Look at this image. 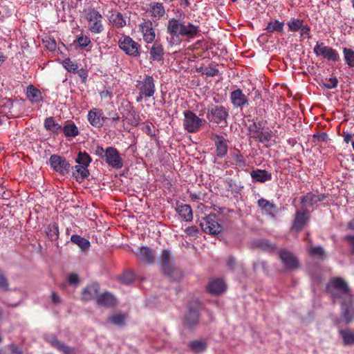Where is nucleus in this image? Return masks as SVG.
Returning <instances> with one entry per match:
<instances>
[{"label":"nucleus","instance_id":"nucleus-1","mask_svg":"<svg viewBox=\"0 0 354 354\" xmlns=\"http://www.w3.org/2000/svg\"><path fill=\"white\" fill-rule=\"evenodd\" d=\"M167 42L169 46H179L183 41L198 37L201 29L198 25L181 19L171 18L166 25Z\"/></svg>","mask_w":354,"mask_h":354},{"label":"nucleus","instance_id":"nucleus-2","mask_svg":"<svg viewBox=\"0 0 354 354\" xmlns=\"http://www.w3.org/2000/svg\"><path fill=\"white\" fill-rule=\"evenodd\" d=\"M326 291L333 302L350 301L352 294L346 281L340 277L331 279L326 286Z\"/></svg>","mask_w":354,"mask_h":354},{"label":"nucleus","instance_id":"nucleus-3","mask_svg":"<svg viewBox=\"0 0 354 354\" xmlns=\"http://www.w3.org/2000/svg\"><path fill=\"white\" fill-rule=\"evenodd\" d=\"M248 135L250 138L261 143L266 144L273 138V132L266 127L261 121H254L248 126Z\"/></svg>","mask_w":354,"mask_h":354},{"label":"nucleus","instance_id":"nucleus-4","mask_svg":"<svg viewBox=\"0 0 354 354\" xmlns=\"http://www.w3.org/2000/svg\"><path fill=\"white\" fill-rule=\"evenodd\" d=\"M119 48L127 55L138 57L141 54V45L130 36L122 34L118 41Z\"/></svg>","mask_w":354,"mask_h":354},{"label":"nucleus","instance_id":"nucleus-5","mask_svg":"<svg viewBox=\"0 0 354 354\" xmlns=\"http://www.w3.org/2000/svg\"><path fill=\"white\" fill-rule=\"evenodd\" d=\"M228 116V109L223 105L212 106L208 109L207 113V120L220 127H224L227 124Z\"/></svg>","mask_w":354,"mask_h":354},{"label":"nucleus","instance_id":"nucleus-6","mask_svg":"<svg viewBox=\"0 0 354 354\" xmlns=\"http://www.w3.org/2000/svg\"><path fill=\"white\" fill-rule=\"evenodd\" d=\"M85 19L88 21V30L93 34H100L104 30L102 15L95 8L85 10Z\"/></svg>","mask_w":354,"mask_h":354},{"label":"nucleus","instance_id":"nucleus-7","mask_svg":"<svg viewBox=\"0 0 354 354\" xmlns=\"http://www.w3.org/2000/svg\"><path fill=\"white\" fill-rule=\"evenodd\" d=\"M183 127L188 133H194L200 131L204 125L205 120L199 118L192 111L183 112Z\"/></svg>","mask_w":354,"mask_h":354},{"label":"nucleus","instance_id":"nucleus-8","mask_svg":"<svg viewBox=\"0 0 354 354\" xmlns=\"http://www.w3.org/2000/svg\"><path fill=\"white\" fill-rule=\"evenodd\" d=\"M48 162L53 170L60 176H64L70 172L71 164L64 157L56 154L51 155Z\"/></svg>","mask_w":354,"mask_h":354},{"label":"nucleus","instance_id":"nucleus-9","mask_svg":"<svg viewBox=\"0 0 354 354\" xmlns=\"http://www.w3.org/2000/svg\"><path fill=\"white\" fill-rule=\"evenodd\" d=\"M313 52L317 56H322L328 61L336 62L339 59V55L335 49L326 46L323 42L317 41Z\"/></svg>","mask_w":354,"mask_h":354},{"label":"nucleus","instance_id":"nucleus-10","mask_svg":"<svg viewBox=\"0 0 354 354\" xmlns=\"http://www.w3.org/2000/svg\"><path fill=\"white\" fill-rule=\"evenodd\" d=\"M111 167L120 169L124 166V161L118 149L113 147L106 148V154L103 159Z\"/></svg>","mask_w":354,"mask_h":354},{"label":"nucleus","instance_id":"nucleus-11","mask_svg":"<svg viewBox=\"0 0 354 354\" xmlns=\"http://www.w3.org/2000/svg\"><path fill=\"white\" fill-rule=\"evenodd\" d=\"M136 88L142 95H145V98L152 97L156 91L153 77L145 75L142 80L137 81Z\"/></svg>","mask_w":354,"mask_h":354},{"label":"nucleus","instance_id":"nucleus-12","mask_svg":"<svg viewBox=\"0 0 354 354\" xmlns=\"http://www.w3.org/2000/svg\"><path fill=\"white\" fill-rule=\"evenodd\" d=\"M200 225L205 232L212 234H218L222 230V227L218 223L215 214H209L203 218Z\"/></svg>","mask_w":354,"mask_h":354},{"label":"nucleus","instance_id":"nucleus-13","mask_svg":"<svg viewBox=\"0 0 354 354\" xmlns=\"http://www.w3.org/2000/svg\"><path fill=\"white\" fill-rule=\"evenodd\" d=\"M139 30L142 35L145 42L151 44L154 41L156 32L151 20L143 19L139 25Z\"/></svg>","mask_w":354,"mask_h":354},{"label":"nucleus","instance_id":"nucleus-14","mask_svg":"<svg viewBox=\"0 0 354 354\" xmlns=\"http://www.w3.org/2000/svg\"><path fill=\"white\" fill-rule=\"evenodd\" d=\"M216 147V155L218 158L225 157L228 151V140L223 136L214 135L212 138Z\"/></svg>","mask_w":354,"mask_h":354},{"label":"nucleus","instance_id":"nucleus-15","mask_svg":"<svg viewBox=\"0 0 354 354\" xmlns=\"http://www.w3.org/2000/svg\"><path fill=\"white\" fill-rule=\"evenodd\" d=\"M104 113L102 109L97 108L91 109L87 115L88 122L95 127L100 128L104 122Z\"/></svg>","mask_w":354,"mask_h":354},{"label":"nucleus","instance_id":"nucleus-16","mask_svg":"<svg viewBox=\"0 0 354 354\" xmlns=\"http://www.w3.org/2000/svg\"><path fill=\"white\" fill-rule=\"evenodd\" d=\"M230 98L232 105L235 108H243L248 105V98L240 88H237L231 92Z\"/></svg>","mask_w":354,"mask_h":354},{"label":"nucleus","instance_id":"nucleus-17","mask_svg":"<svg viewBox=\"0 0 354 354\" xmlns=\"http://www.w3.org/2000/svg\"><path fill=\"white\" fill-rule=\"evenodd\" d=\"M149 59L151 62H162L164 59L165 50L160 41L156 40L149 49Z\"/></svg>","mask_w":354,"mask_h":354},{"label":"nucleus","instance_id":"nucleus-18","mask_svg":"<svg viewBox=\"0 0 354 354\" xmlns=\"http://www.w3.org/2000/svg\"><path fill=\"white\" fill-rule=\"evenodd\" d=\"M279 257L285 267L288 270L296 269L299 266V262L297 257L290 252L281 250L279 252Z\"/></svg>","mask_w":354,"mask_h":354},{"label":"nucleus","instance_id":"nucleus-19","mask_svg":"<svg viewBox=\"0 0 354 354\" xmlns=\"http://www.w3.org/2000/svg\"><path fill=\"white\" fill-rule=\"evenodd\" d=\"M160 263L163 272L168 276H170L172 272H180L178 270L173 268L171 263V253L167 250H164L162 251L160 258Z\"/></svg>","mask_w":354,"mask_h":354},{"label":"nucleus","instance_id":"nucleus-20","mask_svg":"<svg viewBox=\"0 0 354 354\" xmlns=\"http://www.w3.org/2000/svg\"><path fill=\"white\" fill-rule=\"evenodd\" d=\"M341 304V315L342 319L346 324L350 323L354 319V306L352 299L350 301H342Z\"/></svg>","mask_w":354,"mask_h":354},{"label":"nucleus","instance_id":"nucleus-21","mask_svg":"<svg viewBox=\"0 0 354 354\" xmlns=\"http://www.w3.org/2000/svg\"><path fill=\"white\" fill-rule=\"evenodd\" d=\"M308 219V213L306 209H301L296 212L292 230L296 232L301 230Z\"/></svg>","mask_w":354,"mask_h":354},{"label":"nucleus","instance_id":"nucleus-22","mask_svg":"<svg viewBox=\"0 0 354 354\" xmlns=\"http://www.w3.org/2000/svg\"><path fill=\"white\" fill-rule=\"evenodd\" d=\"M148 12L151 17L160 19L164 17L166 11L162 3L151 2L149 4Z\"/></svg>","mask_w":354,"mask_h":354},{"label":"nucleus","instance_id":"nucleus-23","mask_svg":"<svg viewBox=\"0 0 354 354\" xmlns=\"http://www.w3.org/2000/svg\"><path fill=\"white\" fill-rule=\"evenodd\" d=\"M326 197L325 194L317 195L312 192H308L301 198V203L304 206L313 207L317 205L318 202L324 201Z\"/></svg>","mask_w":354,"mask_h":354},{"label":"nucleus","instance_id":"nucleus-24","mask_svg":"<svg viewBox=\"0 0 354 354\" xmlns=\"http://www.w3.org/2000/svg\"><path fill=\"white\" fill-rule=\"evenodd\" d=\"M108 19L110 24L117 28H122L127 25V21L125 18L120 12L116 10H111L109 12Z\"/></svg>","mask_w":354,"mask_h":354},{"label":"nucleus","instance_id":"nucleus-25","mask_svg":"<svg viewBox=\"0 0 354 354\" xmlns=\"http://www.w3.org/2000/svg\"><path fill=\"white\" fill-rule=\"evenodd\" d=\"M12 106L13 104L10 99L4 98L0 101V125L2 124V118H10L13 116L11 113Z\"/></svg>","mask_w":354,"mask_h":354},{"label":"nucleus","instance_id":"nucleus-26","mask_svg":"<svg viewBox=\"0 0 354 354\" xmlns=\"http://www.w3.org/2000/svg\"><path fill=\"white\" fill-rule=\"evenodd\" d=\"M176 212L179 216L185 221H191L193 219V213L191 206L180 203H176Z\"/></svg>","mask_w":354,"mask_h":354},{"label":"nucleus","instance_id":"nucleus-27","mask_svg":"<svg viewBox=\"0 0 354 354\" xmlns=\"http://www.w3.org/2000/svg\"><path fill=\"white\" fill-rule=\"evenodd\" d=\"M198 323V312L196 309L190 308L185 315L184 319V326L188 328L195 327Z\"/></svg>","mask_w":354,"mask_h":354},{"label":"nucleus","instance_id":"nucleus-28","mask_svg":"<svg viewBox=\"0 0 354 354\" xmlns=\"http://www.w3.org/2000/svg\"><path fill=\"white\" fill-rule=\"evenodd\" d=\"M45 339L49 342L53 346L63 351L64 354H73V350L65 346L57 339V337L53 334H47L45 335Z\"/></svg>","mask_w":354,"mask_h":354},{"label":"nucleus","instance_id":"nucleus-29","mask_svg":"<svg viewBox=\"0 0 354 354\" xmlns=\"http://www.w3.org/2000/svg\"><path fill=\"white\" fill-rule=\"evenodd\" d=\"M99 286L97 283H92L85 288L82 292V299L90 301L97 297L99 292Z\"/></svg>","mask_w":354,"mask_h":354},{"label":"nucleus","instance_id":"nucleus-30","mask_svg":"<svg viewBox=\"0 0 354 354\" xmlns=\"http://www.w3.org/2000/svg\"><path fill=\"white\" fill-rule=\"evenodd\" d=\"M207 290L213 294H221L226 290V285L221 279H214L209 283Z\"/></svg>","mask_w":354,"mask_h":354},{"label":"nucleus","instance_id":"nucleus-31","mask_svg":"<svg viewBox=\"0 0 354 354\" xmlns=\"http://www.w3.org/2000/svg\"><path fill=\"white\" fill-rule=\"evenodd\" d=\"M62 132L64 133L66 137L75 138L80 134L77 127L71 120H68L64 126L62 127Z\"/></svg>","mask_w":354,"mask_h":354},{"label":"nucleus","instance_id":"nucleus-32","mask_svg":"<svg viewBox=\"0 0 354 354\" xmlns=\"http://www.w3.org/2000/svg\"><path fill=\"white\" fill-rule=\"evenodd\" d=\"M251 176L254 181L265 183L272 179V174L266 170L256 169L251 173Z\"/></svg>","mask_w":354,"mask_h":354},{"label":"nucleus","instance_id":"nucleus-33","mask_svg":"<svg viewBox=\"0 0 354 354\" xmlns=\"http://www.w3.org/2000/svg\"><path fill=\"white\" fill-rule=\"evenodd\" d=\"M97 303L104 306H113L116 304V299L109 292H104L97 297Z\"/></svg>","mask_w":354,"mask_h":354},{"label":"nucleus","instance_id":"nucleus-34","mask_svg":"<svg viewBox=\"0 0 354 354\" xmlns=\"http://www.w3.org/2000/svg\"><path fill=\"white\" fill-rule=\"evenodd\" d=\"M26 95L28 99L33 103L39 102L42 100L41 91L33 85H29L27 87Z\"/></svg>","mask_w":354,"mask_h":354},{"label":"nucleus","instance_id":"nucleus-35","mask_svg":"<svg viewBox=\"0 0 354 354\" xmlns=\"http://www.w3.org/2000/svg\"><path fill=\"white\" fill-rule=\"evenodd\" d=\"M45 129L55 134H59L62 132V126L55 122L53 117L46 118L44 123Z\"/></svg>","mask_w":354,"mask_h":354},{"label":"nucleus","instance_id":"nucleus-36","mask_svg":"<svg viewBox=\"0 0 354 354\" xmlns=\"http://www.w3.org/2000/svg\"><path fill=\"white\" fill-rule=\"evenodd\" d=\"M257 203L263 212L269 214L272 217L274 216V212L275 211V205L273 203L264 198H260Z\"/></svg>","mask_w":354,"mask_h":354},{"label":"nucleus","instance_id":"nucleus-37","mask_svg":"<svg viewBox=\"0 0 354 354\" xmlns=\"http://www.w3.org/2000/svg\"><path fill=\"white\" fill-rule=\"evenodd\" d=\"M46 234L50 241H57L59 239V227L55 223L48 225L45 230Z\"/></svg>","mask_w":354,"mask_h":354},{"label":"nucleus","instance_id":"nucleus-38","mask_svg":"<svg viewBox=\"0 0 354 354\" xmlns=\"http://www.w3.org/2000/svg\"><path fill=\"white\" fill-rule=\"evenodd\" d=\"M71 241L84 251L88 250L91 246L90 242L86 239L77 234L72 235Z\"/></svg>","mask_w":354,"mask_h":354},{"label":"nucleus","instance_id":"nucleus-39","mask_svg":"<svg viewBox=\"0 0 354 354\" xmlns=\"http://www.w3.org/2000/svg\"><path fill=\"white\" fill-rule=\"evenodd\" d=\"M189 349L194 353H198L205 351L207 348L205 340H194L189 344Z\"/></svg>","mask_w":354,"mask_h":354},{"label":"nucleus","instance_id":"nucleus-40","mask_svg":"<svg viewBox=\"0 0 354 354\" xmlns=\"http://www.w3.org/2000/svg\"><path fill=\"white\" fill-rule=\"evenodd\" d=\"M284 23L279 20L270 21L266 28L268 32H283Z\"/></svg>","mask_w":354,"mask_h":354},{"label":"nucleus","instance_id":"nucleus-41","mask_svg":"<svg viewBox=\"0 0 354 354\" xmlns=\"http://www.w3.org/2000/svg\"><path fill=\"white\" fill-rule=\"evenodd\" d=\"M75 161L79 165L88 168L92 161V159L86 152L80 151Z\"/></svg>","mask_w":354,"mask_h":354},{"label":"nucleus","instance_id":"nucleus-42","mask_svg":"<svg viewBox=\"0 0 354 354\" xmlns=\"http://www.w3.org/2000/svg\"><path fill=\"white\" fill-rule=\"evenodd\" d=\"M304 21L302 19L292 17L287 22V26L288 28V31L292 32H295L299 31L301 28V25L303 24Z\"/></svg>","mask_w":354,"mask_h":354},{"label":"nucleus","instance_id":"nucleus-43","mask_svg":"<svg viewBox=\"0 0 354 354\" xmlns=\"http://www.w3.org/2000/svg\"><path fill=\"white\" fill-rule=\"evenodd\" d=\"M342 52L345 63L349 68H354V51L351 48H343Z\"/></svg>","mask_w":354,"mask_h":354},{"label":"nucleus","instance_id":"nucleus-44","mask_svg":"<svg viewBox=\"0 0 354 354\" xmlns=\"http://www.w3.org/2000/svg\"><path fill=\"white\" fill-rule=\"evenodd\" d=\"M74 168L75 172L73 173V176H75L78 181H82L88 176L89 171L87 168L79 165L75 166Z\"/></svg>","mask_w":354,"mask_h":354},{"label":"nucleus","instance_id":"nucleus-45","mask_svg":"<svg viewBox=\"0 0 354 354\" xmlns=\"http://www.w3.org/2000/svg\"><path fill=\"white\" fill-rule=\"evenodd\" d=\"M140 256L142 259L147 263H151L154 260V254L153 251L147 247H142L140 251Z\"/></svg>","mask_w":354,"mask_h":354},{"label":"nucleus","instance_id":"nucleus-46","mask_svg":"<svg viewBox=\"0 0 354 354\" xmlns=\"http://www.w3.org/2000/svg\"><path fill=\"white\" fill-rule=\"evenodd\" d=\"M196 72L205 75L207 77H214L218 75V70L214 67V66H201L196 68Z\"/></svg>","mask_w":354,"mask_h":354},{"label":"nucleus","instance_id":"nucleus-47","mask_svg":"<svg viewBox=\"0 0 354 354\" xmlns=\"http://www.w3.org/2000/svg\"><path fill=\"white\" fill-rule=\"evenodd\" d=\"M63 67L69 73H77L78 71V64L72 61L70 58H66L62 61Z\"/></svg>","mask_w":354,"mask_h":354},{"label":"nucleus","instance_id":"nucleus-48","mask_svg":"<svg viewBox=\"0 0 354 354\" xmlns=\"http://www.w3.org/2000/svg\"><path fill=\"white\" fill-rule=\"evenodd\" d=\"M344 343L347 345L354 344V333L350 330H341L339 331Z\"/></svg>","mask_w":354,"mask_h":354},{"label":"nucleus","instance_id":"nucleus-49","mask_svg":"<svg viewBox=\"0 0 354 354\" xmlns=\"http://www.w3.org/2000/svg\"><path fill=\"white\" fill-rule=\"evenodd\" d=\"M126 317L123 314L115 313L112 315L109 318V321L118 326H123L125 322Z\"/></svg>","mask_w":354,"mask_h":354},{"label":"nucleus","instance_id":"nucleus-50","mask_svg":"<svg viewBox=\"0 0 354 354\" xmlns=\"http://www.w3.org/2000/svg\"><path fill=\"white\" fill-rule=\"evenodd\" d=\"M134 272L132 270H127L122 274L120 280L122 283L129 284L134 280Z\"/></svg>","mask_w":354,"mask_h":354},{"label":"nucleus","instance_id":"nucleus-51","mask_svg":"<svg viewBox=\"0 0 354 354\" xmlns=\"http://www.w3.org/2000/svg\"><path fill=\"white\" fill-rule=\"evenodd\" d=\"M308 252L312 257H315L320 259H322L324 257V249L320 246L310 248L308 249Z\"/></svg>","mask_w":354,"mask_h":354},{"label":"nucleus","instance_id":"nucleus-52","mask_svg":"<svg viewBox=\"0 0 354 354\" xmlns=\"http://www.w3.org/2000/svg\"><path fill=\"white\" fill-rule=\"evenodd\" d=\"M233 159L235 161V164L240 168H244L246 166L245 160L242 154L239 152L233 154Z\"/></svg>","mask_w":354,"mask_h":354},{"label":"nucleus","instance_id":"nucleus-53","mask_svg":"<svg viewBox=\"0 0 354 354\" xmlns=\"http://www.w3.org/2000/svg\"><path fill=\"white\" fill-rule=\"evenodd\" d=\"M75 41L82 48L88 46L91 43L90 38L86 35H84L83 34H81L79 36H77Z\"/></svg>","mask_w":354,"mask_h":354},{"label":"nucleus","instance_id":"nucleus-54","mask_svg":"<svg viewBox=\"0 0 354 354\" xmlns=\"http://www.w3.org/2000/svg\"><path fill=\"white\" fill-rule=\"evenodd\" d=\"M310 30V27L308 25L304 24L303 23V24L301 25V28L299 30L300 37L303 38L310 39L311 37Z\"/></svg>","mask_w":354,"mask_h":354},{"label":"nucleus","instance_id":"nucleus-55","mask_svg":"<svg viewBox=\"0 0 354 354\" xmlns=\"http://www.w3.org/2000/svg\"><path fill=\"white\" fill-rule=\"evenodd\" d=\"M324 86L328 89L335 88L337 86L338 80L336 77H330L328 80H326L325 82L323 83Z\"/></svg>","mask_w":354,"mask_h":354},{"label":"nucleus","instance_id":"nucleus-56","mask_svg":"<svg viewBox=\"0 0 354 354\" xmlns=\"http://www.w3.org/2000/svg\"><path fill=\"white\" fill-rule=\"evenodd\" d=\"M68 281L71 285H77L79 283V277L75 273H71L68 277Z\"/></svg>","mask_w":354,"mask_h":354},{"label":"nucleus","instance_id":"nucleus-57","mask_svg":"<svg viewBox=\"0 0 354 354\" xmlns=\"http://www.w3.org/2000/svg\"><path fill=\"white\" fill-rule=\"evenodd\" d=\"M46 47L50 51H53L56 49V42L53 39H46L45 41Z\"/></svg>","mask_w":354,"mask_h":354},{"label":"nucleus","instance_id":"nucleus-58","mask_svg":"<svg viewBox=\"0 0 354 354\" xmlns=\"http://www.w3.org/2000/svg\"><path fill=\"white\" fill-rule=\"evenodd\" d=\"M95 153L100 158L104 159L106 154V149H104L102 146L97 145L95 148Z\"/></svg>","mask_w":354,"mask_h":354},{"label":"nucleus","instance_id":"nucleus-59","mask_svg":"<svg viewBox=\"0 0 354 354\" xmlns=\"http://www.w3.org/2000/svg\"><path fill=\"white\" fill-rule=\"evenodd\" d=\"M8 284L6 279L5 278L3 274L0 270V289L6 290L8 288Z\"/></svg>","mask_w":354,"mask_h":354},{"label":"nucleus","instance_id":"nucleus-60","mask_svg":"<svg viewBox=\"0 0 354 354\" xmlns=\"http://www.w3.org/2000/svg\"><path fill=\"white\" fill-rule=\"evenodd\" d=\"M77 73H78L79 76L82 78V82H86L87 77H88L87 71L84 68H81L80 70L78 69V71Z\"/></svg>","mask_w":354,"mask_h":354},{"label":"nucleus","instance_id":"nucleus-61","mask_svg":"<svg viewBox=\"0 0 354 354\" xmlns=\"http://www.w3.org/2000/svg\"><path fill=\"white\" fill-rule=\"evenodd\" d=\"M189 196L192 201L201 200V193H190Z\"/></svg>","mask_w":354,"mask_h":354},{"label":"nucleus","instance_id":"nucleus-62","mask_svg":"<svg viewBox=\"0 0 354 354\" xmlns=\"http://www.w3.org/2000/svg\"><path fill=\"white\" fill-rule=\"evenodd\" d=\"M345 239L348 241L353 252H354V236H346Z\"/></svg>","mask_w":354,"mask_h":354},{"label":"nucleus","instance_id":"nucleus-63","mask_svg":"<svg viewBox=\"0 0 354 354\" xmlns=\"http://www.w3.org/2000/svg\"><path fill=\"white\" fill-rule=\"evenodd\" d=\"M52 301L55 304H59L61 301L60 297L55 293H52Z\"/></svg>","mask_w":354,"mask_h":354},{"label":"nucleus","instance_id":"nucleus-64","mask_svg":"<svg viewBox=\"0 0 354 354\" xmlns=\"http://www.w3.org/2000/svg\"><path fill=\"white\" fill-rule=\"evenodd\" d=\"M10 348L13 354H21V351L20 350H19L17 346H15V345H11L10 346Z\"/></svg>","mask_w":354,"mask_h":354}]
</instances>
